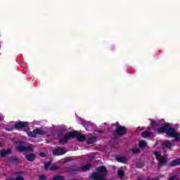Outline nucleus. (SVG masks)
<instances>
[{
    "mask_svg": "<svg viewBox=\"0 0 180 180\" xmlns=\"http://www.w3.org/2000/svg\"><path fill=\"white\" fill-rule=\"evenodd\" d=\"M108 176V169L105 166H99L96 168V172H93L91 176L92 180H105Z\"/></svg>",
    "mask_w": 180,
    "mask_h": 180,
    "instance_id": "1",
    "label": "nucleus"
},
{
    "mask_svg": "<svg viewBox=\"0 0 180 180\" xmlns=\"http://www.w3.org/2000/svg\"><path fill=\"white\" fill-rule=\"evenodd\" d=\"M15 150L18 151V153H33L34 148L32 145L25 146L23 144L20 143L15 147Z\"/></svg>",
    "mask_w": 180,
    "mask_h": 180,
    "instance_id": "2",
    "label": "nucleus"
},
{
    "mask_svg": "<svg viewBox=\"0 0 180 180\" xmlns=\"http://www.w3.org/2000/svg\"><path fill=\"white\" fill-rule=\"evenodd\" d=\"M75 136H78L77 131H72L64 135L63 139L59 140L60 144L64 146L68 143V140L70 139H75Z\"/></svg>",
    "mask_w": 180,
    "mask_h": 180,
    "instance_id": "3",
    "label": "nucleus"
},
{
    "mask_svg": "<svg viewBox=\"0 0 180 180\" xmlns=\"http://www.w3.org/2000/svg\"><path fill=\"white\" fill-rule=\"evenodd\" d=\"M46 134V131L42 130L41 129L37 128L34 129L32 131H30L27 132V136L29 137H32V139H36L38 136H44Z\"/></svg>",
    "mask_w": 180,
    "mask_h": 180,
    "instance_id": "4",
    "label": "nucleus"
},
{
    "mask_svg": "<svg viewBox=\"0 0 180 180\" xmlns=\"http://www.w3.org/2000/svg\"><path fill=\"white\" fill-rule=\"evenodd\" d=\"M113 133H115V134H117V136H120V137H122V136H124V134L127 133V129L126 127L118 125L117 129L113 131Z\"/></svg>",
    "mask_w": 180,
    "mask_h": 180,
    "instance_id": "5",
    "label": "nucleus"
},
{
    "mask_svg": "<svg viewBox=\"0 0 180 180\" xmlns=\"http://www.w3.org/2000/svg\"><path fill=\"white\" fill-rule=\"evenodd\" d=\"M160 146L163 150V153H167V148L169 150L172 148V143L169 142L168 140L160 141Z\"/></svg>",
    "mask_w": 180,
    "mask_h": 180,
    "instance_id": "6",
    "label": "nucleus"
},
{
    "mask_svg": "<svg viewBox=\"0 0 180 180\" xmlns=\"http://www.w3.org/2000/svg\"><path fill=\"white\" fill-rule=\"evenodd\" d=\"M14 127L17 130H22V129H26V128L29 127V122L20 121L15 124Z\"/></svg>",
    "mask_w": 180,
    "mask_h": 180,
    "instance_id": "7",
    "label": "nucleus"
},
{
    "mask_svg": "<svg viewBox=\"0 0 180 180\" xmlns=\"http://www.w3.org/2000/svg\"><path fill=\"white\" fill-rule=\"evenodd\" d=\"M81 167L78 165H71L66 167L67 172H79Z\"/></svg>",
    "mask_w": 180,
    "mask_h": 180,
    "instance_id": "8",
    "label": "nucleus"
},
{
    "mask_svg": "<svg viewBox=\"0 0 180 180\" xmlns=\"http://www.w3.org/2000/svg\"><path fill=\"white\" fill-rule=\"evenodd\" d=\"M175 133H176V130L175 128H172L171 127H167L166 129V134L167 137H174L175 136Z\"/></svg>",
    "mask_w": 180,
    "mask_h": 180,
    "instance_id": "9",
    "label": "nucleus"
},
{
    "mask_svg": "<svg viewBox=\"0 0 180 180\" xmlns=\"http://www.w3.org/2000/svg\"><path fill=\"white\" fill-rule=\"evenodd\" d=\"M67 153L65 148H58L56 150H53L52 154L53 155H64Z\"/></svg>",
    "mask_w": 180,
    "mask_h": 180,
    "instance_id": "10",
    "label": "nucleus"
},
{
    "mask_svg": "<svg viewBox=\"0 0 180 180\" xmlns=\"http://www.w3.org/2000/svg\"><path fill=\"white\" fill-rule=\"evenodd\" d=\"M25 158V160H27V161H29L30 162H33V161L36 160L37 156H36V154L33 153H30L27 154Z\"/></svg>",
    "mask_w": 180,
    "mask_h": 180,
    "instance_id": "11",
    "label": "nucleus"
},
{
    "mask_svg": "<svg viewBox=\"0 0 180 180\" xmlns=\"http://www.w3.org/2000/svg\"><path fill=\"white\" fill-rule=\"evenodd\" d=\"M82 126H84V127H85L86 130H87V131H91V130H92V129H94V124H92V123H91V122H87L86 123H82Z\"/></svg>",
    "mask_w": 180,
    "mask_h": 180,
    "instance_id": "12",
    "label": "nucleus"
},
{
    "mask_svg": "<svg viewBox=\"0 0 180 180\" xmlns=\"http://www.w3.org/2000/svg\"><path fill=\"white\" fill-rule=\"evenodd\" d=\"M167 127H169V124L167 123L165 124L164 127L158 128V133H159V134H162V133H167Z\"/></svg>",
    "mask_w": 180,
    "mask_h": 180,
    "instance_id": "13",
    "label": "nucleus"
},
{
    "mask_svg": "<svg viewBox=\"0 0 180 180\" xmlns=\"http://www.w3.org/2000/svg\"><path fill=\"white\" fill-rule=\"evenodd\" d=\"M9 154H12V150L11 148L7 149L6 150H3L0 152V155L2 158L6 157V155H9Z\"/></svg>",
    "mask_w": 180,
    "mask_h": 180,
    "instance_id": "14",
    "label": "nucleus"
},
{
    "mask_svg": "<svg viewBox=\"0 0 180 180\" xmlns=\"http://www.w3.org/2000/svg\"><path fill=\"white\" fill-rule=\"evenodd\" d=\"M8 162H12L13 164H18L19 162V158L18 156H12L8 158Z\"/></svg>",
    "mask_w": 180,
    "mask_h": 180,
    "instance_id": "15",
    "label": "nucleus"
},
{
    "mask_svg": "<svg viewBox=\"0 0 180 180\" xmlns=\"http://www.w3.org/2000/svg\"><path fill=\"white\" fill-rule=\"evenodd\" d=\"M116 160L117 162H122V164L127 162V158L124 156H118L116 158Z\"/></svg>",
    "mask_w": 180,
    "mask_h": 180,
    "instance_id": "16",
    "label": "nucleus"
},
{
    "mask_svg": "<svg viewBox=\"0 0 180 180\" xmlns=\"http://www.w3.org/2000/svg\"><path fill=\"white\" fill-rule=\"evenodd\" d=\"M169 165L170 167H176V165H180V158L170 162Z\"/></svg>",
    "mask_w": 180,
    "mask_h": 180,
    "instance_id": "17",
    "label": "nucleus"
},
{
    "mask_svg": "<svg viewBox=\"0 0 180 180\" xmlns=\"http://www.w3.org/2000/svg\"><path fill=\"white\" fill-rule=\"evenodd\" d=\"M78 134L77 135H76V136H75V137H77V140L79 141H85V140H86V137H85V135H84V134H79V132H78V131H76Z\"/></svg>",
    "mask_w": 180,
    "mask_h": 180,
    "instance_id": "18",
    "label": "nucleus"
},
{
    "mask_svg": "<svg viewBox=\"0 0 180 180\" xmlns=\"http://www.w3.org/2000/svg\"><path fill=\"white\" fill-rule=\"evenodd\" d=\"M167 163V158L164 157L162 158V159L159 162V165L158 167V169L160 170V169L161 168V167H162V165H165V164Z\"/></svg>",
    "mask_w": 180,
    "mask_h": 180,
    "instance_id": "19",
    "label": "nucleus"
},
{
    "mask_svg": "<svg viewBox=\"0 0 180 180\" xmlns=\"http://www.w3.org/2000/svg\"><path fill=\"white\" fill-rule=\"evenodd\" d=\"M151 135H153V132L151 131H144L141 133V136L143 137V139H146V137H150V136Z\"/></svg>",
    "mask_w": 180,
    "mask_h": 180,
    "instance_id": "20",
    "label": "nucleus"
},
{
    "mask_svg": "<svg viewBox=\"0 0 180 180\" xmlns=\"http://www.w3.org/2000/svg\"><path fill=\"white\" fill-rule=\"evenodd\" d=\"M96 137H95V136L89 137L86 140L87 144H94V143L96 142Z\"/></svg>",
    "mask_w": 180,
    "mask_h": 180,
    "instance_id": "21",
    "label": "nucleus"
},
{
    "mask_svg": "<svg viewBox=\"0 0 180 180\" xmlns=\"http://www.w3.org/2000/svg\"><path fill=\"white\" fill-rule=\"evenodd\" d=\"M53 180H65V176L63 175H56L53 177Z\"/></svg>",
    "mask_w": 180,
    "mask_h": 180,
    "instance_id": "22",
    "label": "nucleus"
},
{
    "mask_svg": "<svg viewBox=\"0 0 180 180\" xmlns=\"http://www.w3.org/2000/svg\"><path fill=\"white\" fill-rule=\"evenodd\" d=\"M92 167V165L91 164H87L86 165H84L83 167H82V171H89V169H91V167Z\"/></svg>",
    "mask_w": 180,
    "mask_h": 180,
    "instance_id": "23",
    "label": "nucleus"
},
{
    "mask_svg": "<svg viewBox=\"0 0 180 180\" xmlns=\"http://www.w3.org/2000/svg\"><path fill=\"white\" fill-rule=\"evenodd\" d=\"M147 147V143L144 141H141L139 142V148H146Z\"/></svg>",
    "mask_w": 180,
    "mask_h": 180,
    "instance_id": "24",
    "label": "nucleus"
},
{
    "mask_svg": "<svg viewBox=\"0 0 180 180\" xmlns=\"http://www.w3.org/2000/svg\"><path fill=\"white\" fill-rule=\"evenodd\" d=\"M51 165V162H47L44 164V169L45 171H49L50 169V166Z\"/></svg>",
    "mask_w": 180,
    "mask_h": 180,
    "instance_id": "25",
    "label": "nucleus"
},
{
    "mask_svg": "<svg viewBox=\"0 0 180 180\" xmlns=\"http://www.w3.org/2000/svg\"><path fill=\"white\" fill-rule=\"evenodd\" d=\"M118 176L120 178H124V172L122 169L117 171Z\"/></svg>",
    "mask_w": 180,
    "mask_h": 180,
    "instance_id": "26",
    "label": "nucleus"
},
{
    "mask_svg": "<svg viewBox=\"0 0 180 180\" xmlns=\"http://www.w3.org/2000/svg\"><path fill=\"white\" fill-rule=\"evenodd\" d=\"M136 168H143L144 167V162H137L136 165Z\"/></svg>",
    "mask_w": 180,
    "mask_h": 180,
    "instance_id": "27",
    "label": "nucleus"
},
{
    "mask_svg": "<svg viewBox=\"0 0 180 180\" xmlns=\"http://www.w3.org/2000/svg\"><path fill=\"white\" fill-rule=\"evenodd\" d=\"M50 171H57L58 170V167L56 165L51 166L49 167Z\"/></svg>",
    "mask_w": 180,
    "mask_h": 180,
    "instance_id": "28",
    "label": "nucleus"
},
{
    "mask_svg": "<svg viewBox=\"0 0 180 180\" xmlns=\"http://www.w3.org/2000/svg\"><path fill=\"white\" fill-rule=\"evenodd\" d=\"M132 152L134 153V154H139V153H140V149L137 148H132Z\"/></svg>",
    "mask_w": 180,
    "mask_h": 180,
    "instance_id": "29",
    "label": "nucleus"
},
{
    "mask_svg": "<svg viewBox=\"0 0 180 180\" xmlns=\"http://www.w3.org/2000/svg\"><path fill=\"white\" fill-rule=\"evenodd\" d=\"M173 137L179 141L180 140V133H178L176 131V133L174 134V136Z\"/></svg>",
    "mask_w": 180,
    "mask_h": 180,
    "instance_id": "30",
    "label": "nucleus"
},
{
    "mask_svg": "<svg viewBox=\"0 0 180 180\" xmlns=\"http://www.w3.org/2000/svg\"><path fill=\"white\" fill-rule=\"evenodd\" d=\"M159 123H160V121L156 122V121H154V120H151V125L152 126H159Z\"/></svg>",
    "mask_w": 180,
    "mask_h": 180,
    "instance_id": "31",
    "label": "nucleus"
},
{
    "mask_svg": "<svg viewBox=\"0 0 180 180\" xmlns=\"http://www.w3.org/2000/svg\"><path fill=\"white\" fill-rule=\"evenodd\" d=\"M169 180H180L179 178H178V176L174 175L170 177Z\"/></svg>",
    "mask_w": 180,
    "mask_h": 180,
    "instance_id": "32",
    "label": "nucleus"
},
{
    "mask_svg": "<svg viewBox=\"0 0 180 180\" xmlns=\"http://www.w3.org/2000/svg\"><path fill=\"white\" fill-rule=\"evenodd\" d=\"M39 157H41L42 158H44V157H46V153L40 152L39 153Z\"/></svg>",
    "mask_w": 180,
    "mask_h": 180,
    "instance_id": "33",
    "label": "nucleus"
},
{
    "mask_svg": "<svg viewBox=\"0 0 180 180\" xmlns=\"http://www.w3.org/2000/svg\"><path fill=\"white\" fill-rule=\"evenodd\" d=\"M39 180H47V176H40Z\"/></svg>",
    "mask_w": 180,
    "mask_h": 180,
    "instance_id": "34",
    "label": "nucleus"
},
{
    "mask_svg": "<svg viewBox=\"0 0 180 180\" xmlns=\"http://www.w3.org/2000/svg\"><path fill=\"white\" fill-rule=\"evenodd\" d=\"M15 180H25V179L22 176H17Z\"/></svg>",
    "mask_w": 180,
    "mask_h": 180,
    "instance_id": "35",
    "label": "nucleus"
},
{
    "mask_svg": "<svg viewBox=\"0 0 180 180\" xmlns=\"http://www.w3.org/2000/svg\"><path fill=\"white\" fill-rule=\"evenodd\" d=\"M14 129H15V127H8V128H6V130L8 131H13Z\"/></svg>",
    "mask_w": 180,
    "mask_h": 180,
    "instance_id": "36",
    "label": "nucleus"
},
{
    "mask_svg": "<svg viewBox=\"0 0 180 180\" xmlns=\"http://www.w3.org/2000/svg\"><path fill=\"white\" fill-rule=\"evenodd\" d=\"M155 155L157 158V160H158V155H160V152H155Z\"/></svg>",
    "mask_w": 180,
    "mask_h": 180,
    "instance_id": "37",
    "label": "nucleus"
},
{
    "mask_svg": "<svg viewBox=\"0 0 180 180\" xmlns=\"http://www.w3.org/2000/svg\"><path fill=\"white\" fill-rule=\"evenodd\" d=\"M68 161H71V158H65V162H68Z\"/></svg>",
    "mask_w": 180,
    "mask_h": 180,
    "instance_id": "38",
    "label": "nucleus"
},
{
    "mask_svg": "<svg viewBox=\"0 0 180 180\" xmlns=\"http://www.w3.org/2000/svg\"><path fill=\"white\" fill-rule=\"evenodd\" d=\"M112 126H120V124H119V122H116L115 124H112Z\"/></svg>",
    "mask_w": 180,
    "mask_h": 180,
    "instance_id": "39",
    "label": "nucleus"
},
{
    "mask_svg": "<svg viewBox=\"0 0 180 180\" xmlns=\"http://www.w3.org/2000/svg\"><path fill=\"white\" fill-rule=\"evenodd\" d=\"M97 133H100V134H102L103 133V131L102 130H96Z\"/></svg>",
    "mask_w": 180,
    "mask_h": 180,
    "instance_id": "40",
    "label": "nucleus"
},
{
    "mask_svg": "<svg viewBox=\"0 0 180 180\" xmlns=\"http://www.w3.org/2000/svg\"><path fill=\"white\" fill-rule=\"evenodd\" d=\"M173 143H174L175 141H179L176 138H175L174 139L172 140Z\"/></svg>",
    "mask_w": 180,
    "mask_h": 180,
    "instance_id": "41",
    "label": "nucleus"
},
{
    "mask_svg": "<svg viewBox=\"0 0 180 180\" xmlns=\"http://www.w3.org/2000/svg\"><path fill=\"white\" fill-rule=\"evenodd\" d=\"M150 180H158V177H156V178H154V179H152Z\"/></svg>",
    "mask_w": 180,
    "mask_h": 180,
    "instance_id": "42",
    "label": "nucleus"
},
{
    "mask_svg": "<svg viewBox=\"0 0 180 180\" xmlns=\"http://www.w3.org/2000/svg\"><path fill=\"white\" fill-rule=\"evenodd\" d=\"M138 180H144V179H139Z\"/></svg>",
    "mask_w": 180,
    "mask_h": 180,
    "instance_id": "43",
    "label": "nucleus"
},
{
    "mask_svg": "<svg viewBox=\"0 0 180 180\" xmlns=\"http://www.w3.org/2000/svg\"><path fill=\"white\" fill-rule=\"evenodd\" d=\"M71 180H77V179H71Z\"/></svg>",
    "mask_w": 180,
    "mask_h": 180,
    "instance_id": "44",
    "label": "nucleus"
},
{
    "mask_svg": "<svg viewBox=\"0 0 180 180\" xmlns=\"http://www.w3.org/2000/svg\"><path fill=\"white\" fill-rule=\"evenodd\" d=\"M104 125H106V123H104Z\"/></svg>",
    "mask_w": 180,
    "mask_h": 180,
    "instance_id": "45",
    "label": "nucleus"
}]
</instances>
